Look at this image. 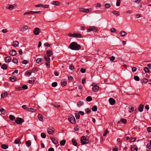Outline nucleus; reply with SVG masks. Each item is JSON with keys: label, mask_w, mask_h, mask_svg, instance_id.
Listing matches in <instances>:
<instances>
[{"label": "nucleus", "mask_w": 151, "mask_h": 151, "mask_svg": "<svg viewBox=\"0 0 151 151\" xmlns=\"http://www.w3.org/2000/svg\"><path fill=\"white\" fill-rule=\"evenodd\" d=\"M98 31V29L94 26H89V29L87 30V32H89L90 31H93V32H96Z\"/></svg>", "instance_id": "3"}, {"label": "nucleus", "mask_w": 151, "mask_h": 151, "mask_svg": "<svg viewBox=\"0 0 151 151\" xmlns=\"http://www.w3.org/2000/svg\"><path fill=\"white\" fill-rule=\"evenodd\" d=\"M75 116L76 119H78L80 118V115L78 114L75 113Z\"/></svg>", "instance_id": "54"}, {"label": "nucleus", "mask_w": 151, "mask_h": 151, "mask_svg": "<svg viewBox=\"0 0 151 151\" xmlns=\"http://www.w3.org/2000/svg\"><path fill=\"white\" fill-rule=\"evenodd\" d=\"M69 47L70 49L74 50H78L81 48V46L75 42H72L70 44Z\"/></svg>", "instance_id": "1"}, {"label": "nucleus", "mask_w": 151, "mask_h": 151, "mask_svg": "<svg viewBox=\"0 0 151 151\" xmlns=\"http://www.w3.org/2000/svg\"><path fill=\"white\" fill-rule=\"evenodd\" d=\"M0 112L3 114H5L6 112L5 110L3 108L0 107Z\"/></svg>", "instance_id": "26"}, {"label": "nucleus", "mask_w": 151, "mask_h": 151, "mask_svg": "<svg viewBox=\"0 0 151 151\" xmlns=\"http://www.w3.org/2000/svg\"><path fill=\"white\" fill-rule=\"evenodd\" d=\"M54 130L53 128H49L47 129V132L49 134H52L54 132Z\"/></svg>", "instance_id": "10"}, {"label": "nucleus", "mask_w": 151, "mask_h": 151, "mask_svg": "<svg viewBox=\"0 0 151 151\" xmlns=\"http://www.w3.org/2000/svg\"><path fill=\"white\" fill-rule=\"evenodd\" d=\"M19 44L18 42L16 41L13 42L12 45L14 47H17L19 45Z\"/></svg>", "instance_id": "17"}, {"label": "nucleus", "mask_w": 151, "mask_h": 151, "mask_svg": "<svg viewBox=\"0 0 151 151\" xmlns=\"http://www.w3.org/2000/svg\"><path fill=\"white\" fill-rule=\"evenodd\" d=\"M7 66L6 64H3L1 66V68L3 70H6L7 68Z\"/></svg>", "instance_id": "39"}, {"label": "nucleus", "mask_w": 151, "mask_h": 151, "mask_svg": "<svg viewBox=\"0 0 151 151\" xmlns=\"http://www.w3.org/2000/svg\"><path fill=\"white\" fill-rule=\"evenodd\" d=\"M144 106L142 104H140L138 110L140 112H142L143 111Z\"/></svg>", "instance_id": "20"}, {"label": "nucleus", "mask_w": 151, "mask_h": 151, "mask_svg": "<svg viewBox=\"0 0 151 151\" xmlns=\"http://www.w3.org/2000/svg\"><path fill=\"white\" fill-rule=\"evenodd\" d=\"M45 60L46 61V62H50V59L49 58V57L46 56L45 57Z\"/></svg>", "instance_id": "37"}, {"label": "nucleus", "mask_w": 151, "mask_h": 151, "mask_svg": "<svg viewBox=\"0 0 151 151\" xmlns=\"http://www.w3.org/2000/svg\"><path fill=\"white\" fill-rule=\"evenodd\" d=\"M148 81L147 79L146 78H143L141 81L142 83H145Z\"/></svg>", "instance_id": "41"}, {"label": "nucleus", "mask_w": 151, "mask_h": 151, "mask_svg": "<svg viewBox=\"0 0 151 151\" xmlns=\"http://www.w3.org/2000/svg\"><path fill=\"white\" fill-rule=\"evenodd\" d=\"M68 120L72 124H75L76 122V120L74 117L72 115H70L68 117Z\"/></svg>", "instance_id": "4"}, {"label": "nucleus", "mask_w": 151, "mask_h": 151, "mask_svg": "<svg viewBox=\"0 0 151 151\" xmlns=\"http://www.w3.org/2000/svg\"><path fill=\"white\" fill-rule=\"evenodd\" d=\"M51 139L52 141V142L54 143V144H57L58 143V140L56 139L55 138H51Z\"/></svg>", "instance_id": "30"}, {"label": "nucleus", "mask_w": 151, "mask_h": 151, "mask_svg": "<svg viewBox=\"0 0 151 151\" xmlns=\"http://www.w3.org/2000/svg\"><path fill=\"white\" fill-rule=\"evenodd\" d=\"M4 60L6 63L9 62V56L6 57Z\"/></svg>", "instance_id": "42"}, {"label": "nucleus", "mask_w": 151, "mask_h": 151, "mask_svg": "<svg viewBox=\"0 0 151 151\" xmlns=\"http://www.w3.org/2000/svg\"><path fill=\"white\" fill-rule=\"evenodd\" d=\"M27 110H28L29 111L32 112H35L36 110L35 109H34L32 108H28L27 109Z\"/></svg>", "instance_id": "28"}, {"label": "nucleus", "mask_w": 151, "mask_h": 151, "mask_svg": "<svg viewBox=\"0 0 151 151\" xmlns=\"http://www.w3.org/2000/svg\"><path fill=\"white\" fill-rule=\"evenodd\" d=\"M43 59L42 58H38L36 60V62L38 64H40Z\"/></svg>", "instance_id": "31"}, {"label": "nucleus", "mask_w": 151, "mask_h": 151, "mask_svg": "<svg viewBox=\"0 0 151 151\" xmlns=\"http://www.w3.org/2000/svg\"><path fill=\"white\" fill-rule=\"evenodd\" d=\"M131 151H137L138 150L137 146L135 145H131Z\"/></svg>", "instance_id": "9"}, {"label": "nucleus", "mask_w": 151, "mask_h": 151, "mask_svg": "<svg viewBox=\"0 0 151 151\" xmlns=\"http://www.w3.org/2000/svg\"><path fill=\"white\" fill-rule=\"evenodd\" d=\"M86 69L83 68H81L80 70L81 72L82 73H84L86 71Z\"/></svg>", "instance_id": "55"}, {"label": "nucleus", "mask_w": 151, "mask_h": 151, "mask_svg": "<svg viewBox=\"0 0 151 151\" xmlns=\"http://www.w3.org/2000/svg\"><path fill=\"white\" fill-rule=\"evenodd\" d=\"M1 147L4 149H6L8 147V145H2L1 146Z\"/></svg>", "instance_id": "33"}, {"label": "nucleus", "mask_w": 151, "mask_h": 151, "mask_svg": "<svg viewBox=\"0 0 151 151\" xmlns=\"http://www.w3.org/2000/svg\"><path fill=\"white\" fill-rule=\"evenodd\" d=\"M92 86L93 87L92 88V90L94 92H96L98 91L99 89V87L96 85H95L94 83H92Z\"/></svg>", "instance_id": "5"}, {"label": "nucleus", "mask_w": 151, "mask_h": 151, "mask_svg": "<svg viewBox=\"0 0 151 151\" xmlns=\"http://www.w3.org/2000/svg\"><path fill=\"white\" fill-rule=\"evenodd\" d=\"M17 4H14L12 5H10V10H12L13 9L16 8L17 7Z\"/></svg>", "instance_id": "25"}, {"label": "nucleus", "mask_w": 151, "mask_h": 151, "mask_svg": "<svg viewBox=\"0 0 151 151\" xmlns=\"http://www.w3.org/2000/svg\"><path fill=\"white\" fill-rule=\"evenodd\" d=\"M20 139L19 138L16 139L15 141V143L16 144H18L19 143H21V142L20 141Z\"/></svg>", "instance_id": "34"}, {"label": "nucleus", "mask_w": 151, "mask_h": 151, "mask_svg": "<svg viewBox=\"0 0 151 151\" xmlns=\"http://www.w3.org/2000/svg\"><path fill=\"white\" fill-rule=\"evenodd\" d=\"M12 61L15 64H17L18 63V60L17 58H16L13 59Z\"/></svg>", "instance_id": "48"}, {"label": "nucleus", "mask_w": 151, "mask_h": 151, "mask_svg": "<svg viewBox=\"0 0 151 151\" xmlns=\"http://www.w3.org/2000/svg\"><path fill=\"white\" fill-rule=\"evenodd\" d=\"M32 13H33V12H32V11H29V12H26L24 13V15H28L29 14H32Z\"/></svg>", "instance_id": "50"}, {"label": "nucleus", "mask_w": 151, "mask_h": 151, "mask_svg": "<svg viewBox=\"0 0 151 151\" xmlns=\"http://www.w3.org/2000/svg\"><path fill=\"white\" fill-rule=\"evenodd\" d=\"M79 11L81 12L85 13H88L89 12V10L88 9H86L84 8H81L79 9Z\"/></svg>", "instance_id": "8"}, {"label": "nucleus", "mask_w": 151, "mask_h": 151, "mask_svg": "<svg viewBox=\"0 0 151 151\" xmlns=\"http://www.w3.org/2000/svg\"><path fill=\"white\" fill-rule=\"evenodd\" d=\"M120 34L121 35V36L122 37L125 36L127 35V33L125 31H121L120 32Z\"/></svg>", "instance_id": "18"}, {"label": "nucleus", "mask_w": 151, "mask_h": 151, "mask_svg": "<svg viewBox=\"0 0 151 151\" xmlns=\"http://www.w3.org/2000/svg\"><path fill=\"white\" fill-rule=\"evenodd\" d=\"M28 29V27L27 26H25L22 27L20 29V31L22 32L25 31Z\"/></svg>", "instance_id": "15"}, {"label": "nucleus", "mask_w": 151, "mask_h": 151, "mask_svg": "<svg viewBox=\"0 0 151 151\" xmlns=\"http://www.w3.org/2000/svg\"><path fill=\"white\" fill-rule=\"evenodd\" d=\"M41 137L42 138H45L46 137V135L45 133H42L41 134Z\"/></svg>", "instance_id": "46"}, {"label": "nucleus", "mask_w": 151, "mask_h": 151, "mask_svg": "<svg viewBox=\"0 0 151 151\" xmlns=\"http://www.w3.org/2000/svg\"><path fill=\"white\" fill-rule=\"evenodd\" d=\"M136 138L135 137H132L130 139L129 142H134L136 140Z\"/></svg>", "instance_id": "47"}, {"label": "nucleus", "mask_w": 151, "mask_h": 151, "mask_svg": "<svg viewBox=\"0 0 151 151\" xmlns=\"http://www.w3.org/2000/svg\"><path fill=\"white\" fill-rule=\"evenodd\" d=\"M16 81V78L15 76H12L10 77V81L14 82Z\"/></svg>", "instance_id": "16"}, {"label": "nucleus", "mask_w": 151, "mask_h": 151, "mask_svg": "<svg viewBox=\"0 0 151 151\" xmlns=\"http://www.w3.org/2000/svg\"><path fill=\"white\" fill-rule=\"evenodd\" d=\"M144 70L145 73H148L150 71L148 68L147 67H145L144 68Z\"/></svg>", "instance_id": "38"}, {"label": "nucleus", "mask_w": 151, "mask_h": 151, "mask_svg": "<svg viewBox=\"0 0 151 151\" xmlns=\"http://www.w3.org/2000/svg\"><path fill=\"white\" fill-rule=\"evenodd\" d=\"M27 85H25L22 86V88L24 89H26L27 88Z\"/></svg>", "instance_id": "64"}, {"label": "nucleus", "mask_w": 151, "mask_h": 151, "mask_svg": "<svg viewBox=\"0 0 151 151\" xmlns=\"http://www.w3.org/2000/svg\"><path fill=\"white\" fill-rule=\"evenodd\" d=\"M105 6L106 8H109L110 6V5L109 4H106L105 5Z\"/></svg>", "instance_id": "57"}, {"label": "nucleus", "mask_w": 151, "mask_h": 151, "mask_svg": "<svg viewBox=\"0 0 151 151\" xmlns=\"http://www.w3.org/2000/svg\"><path fill=\"white\" fill-rule=\"evenodd\" d=\"M72 142H73V144L75 146H76L77 145V142L76 141L75 139H72Z\"/></svg>", "instance_id": "43"}, {"label": "nucleus", "mask_w": 151, "mask_h": 151, "mask_svg": "<svg viewBox=\"0 0 151 151\" xmlns=\"http://www.w3.org/2000/svg\"><path fill=\"white\" fill-rule=\"evenodd\" d=\"M120 1L117 0L116 1V5L117 6H119L120 5Z\"/></svg>", "instance_id": "56"}, {"label": "nucleus", "mask_w": 151, "mask_h": 151, "mask_svg": "<svg viewBox=\"0 0 151 151\" xmlns=\"http://www.w3.org/2000/svg\"><path fill=\"white\" fill-rule=\"evenodd\" d=\"M83 102L82 101H79V102H78V103H77V106H78V107H80L81 106L83 105Z\"/></svg>", "instance_id": "40"}, {"label": "nucleus", "mask_w": 151, "mask_h": 151, "mask_svg": "<svg viewBox=\"0 0 151 151\" xmlns=\"http://www.w3.org/2000/svg\"><path fill=\"white\" fill-rule=\"evenodd\" d=\"M86 100L87 101L89 102L92 100V98L90 96H88L86 98Z\"/></svg>", "instance_id": "35"}, {"label": "nucleus", "mask_w": 151, "mask_h": 151, "mask_svg": "<svg viewBox=\"0 0 151 151\" xmlns=\"http://www.w3.org/2000/svg\"><path fill=\"white\" fill-rule=\"evenodd\" d=\"M16 52L15 50H12L11 51H10V55L14 56L16 55Z\"/></svg>", "instance_id": "12"}, {"label": "nucleus", "mask_w": 151, "mask_h": 151, "mask_svg": "<svg viewBox=\"0 0 151 151\" xmlns=\"http://www.w3.org/2000/svg\"><path fill=\"white\" fill-rule=\"evenodd\" d=\"M67 82L65 80H62L61 82V85L62 86H65Z\"/></svg>", "instance_id": "22"}, {"label": "nucleus", "mask_w": 151, "mask_h": 151, "mask_svg": "<svg viewBox=\"0 0 151 151\" xmlns=\"http://www.w3.org/2000/svg\"><path fill=\"white\" fill-rule=\"evenodd\" d=\"M26 145L27 147H29L31 145V142L30 140H28L26 142Z\"/></svg>", "instance_id": "29"}, {"label": "nucleus", "mask_w": 151, "mask_h": 151, "mask_svg": "<svg viewBox=\"0 0 151 151\" xmlns=\"http://www.w3.org/2000/svg\"><path fill=\"white\" fill-rule=\"evenodd\" d=\"M118 149V148L116 147H113L112 150L113 151H117Z\"/></svg>", "instance_id": "60"}, {"label": "nucleus", "mask_w": 151, "mask_h": 151, "mask_svg": "<svg viewBox=\"0 0 151 151\" xmlns=\"http://www.w3.org/2000/svg\"><path fill=\"white\" fill-rule=\"evenodd\" d=\"M24 120L22 119L19 117H17L16 120H15L16 123L19 124H21L22 122H23Z\"/></svg>", "instance_id": "6"}, {"label": "nucleus", "mask_w": 151, "mask_h": 151, "mask_svg": "<svg viewBox=\"0 0 151 151\" xmlns=\"http://www.w3.org/2000/svg\"><path fill=\"white\" fill-rule=\"evenodd\" d=\"M38 117L39 119L41 121H42L43 120V117L42 115L39 114L38 115Z\"/></svg>", "instance_id": "27"}, {"label": "nucleus", "mask_w": 151, "mask_h": 151, "mask_svg": "<svg viewBox=\"0 0 151 151\" xmlns=\"http://www.w3.org/2000/svg\"><path fill=\"white\" fill-rule=\"evenodd\" d=\"M40 32V29L39 28H36L33 30V33L35 35H38Z\"/></svg>", "instance_id": "7"}, {"label": "nucleus", "mask_w": 151, "mask_h": 151, "mask_svg": "<svg viewBox=\"0 0 151 151\" xmlns=\"http://www.w3.org/2000/svg\"><path fill=\"white\" fill-rule=\"evenodd\" d=\"M141 14H136L135 16V17L136 18H138L140 17H141Z\"/></svg>", "instance_id": "61"}, {"label": "nucleus", "mask_w": 151, "mask_h": 151, "mask_svg": "<svg viewBox=\"0 0 151 151\" xmlns=\"http://www.w3.org/2000/svg\"><path fill=\"white\" fill-rule=\"evenodd\" d=\"M134 79L136 81H138L139 80V77L137 76H134Z\"/></svg>", "instance_id": "49"}, {"label": "nucleus", "mask_w": 151, "mask_h": 151, "mask_svg": "<svg viewBox=\"0 0 151 151\" xmlns=\"http://www.w3.org/2000/svg\"><path fill=\"white\" fill-rule=\"evenodd\" d=\"M112 13L116 16H119L120 15V12L118 11H114L112 12Z\"/></svg>", "instance_id": "13"}, {"label": "nucleus", "mask_w": 151, "mask_h": 151, "mask_svg": "<svg viewBox=\"0 0 151 151\" xmlns=\"http://www.w3.org/2000/svg\"><path fill=\"white\" fill-rule=\"evenodd\" d=\"M109 101L110 104L111 105H114L115 103V101L114 99L112 98H110L109 99Z\"/></svg>", "instance_id": "11"}, {"label": "nucleus", "mask_w": 151, "mask_h": 151, "mask_svg": "<svg viewBox=\"0 0 151 151\" xmlns=\"http://www.w3.org/2000/svg\"><path fill=\"white\" fill-rule=\"evenodd\" d=\"M147 147L149 149L151 148V140L150 141V144H148L147 145Z\"/></svg>", "instance_id": "45"}, {"label": "nucleus", "mask_w": 151, "mask_h": 151, "mask_svg": "<svg viewBox=\"0 0 151 151\" xmlns=\"http://www.w3.org/2000/svg\"><path fill=\"white\" fill-rule=\"evenodd\" d=\"M69 68L70 70H73L74 69V67L72 65H70L69 66Z\"/></svg>", "instance_id": "52"}, {"label": "nucleus", "mask_w": 151, "mask_h": 151, "mask_svg": "<svg viewBox=\"0 0 151 151\" xmlns=\"http://www.w3.org/2000/svg\"><path fill=\"white\" fill-rule=\"evenodd\" d=\"M52 4L54 5L58 6L60 5V3L58 1H54L52 2Z\"/></svg>", "instance_id": "23"}, {"label": "nucleus", "mask_w": 151, "mask_h": 151, "mask_svg": "<svg viewBox=\"0 0 151 151\" xmlns=\"http://www.w3.org/2000/svg\"><path fill=\"white\" fill-rule=\"evenodd\" d=\"M109 58L110 59V60L111 61L114 60L115 58L114 57V56H112L111 57H109Z\"/></svg>", "instance_id": "58"}, {"label": "nucleus", "mask_w": 151, "mask_h": 151, "mask_svg": "<svg viewBox=\"0 0 151 151\" xmlns=\"http://www.w3.org/2000/svg\"><path fill=\"white\" fill-rule=\"evenodd\" d=\"M7 93L6 92H4L1 95V97L2 98H5L7 96Z\"/></svg>", "instance_id": "21"}, {"label": "nucleus", "mask_w": 151, "mask_h": 151, "mask_svg": "<svg viewBox=\"0 0 151 151\" xmlns=\"http://www.w3.org/2000/svg\"><path fill=\"white\" fill-rule=\"evenodd\" d=\"M47 56L50 57L53 54V52L51 50H49L47 51Z\"/></svg>", "instance_id": "24"}, {"label": "nucleus", "mask_w": 151, "mask_h": 151, "mask_svg": "<svg viewBox=\"0 0 151 151\" xmlns=\"http://www.w3.org/2000/svg\"><path fill=\"white\" fill-rule=\"evenodd\" d=\"M85 111L87 114H89L91 112V110L89 109H86Z\"/></svg>", "instance_id": "62"}, {"label": "nucleus", "mask_w": 151, "mask_h": 151, "mask_svg": "<svg viewBox=\"0 0 151 151\" xmlns=\"http://www.w3.org/2000/svg\"><path fill=\"white\" fill-rule=\"evenodd\" d=\"M66 142V140L65 139H63L60 141V144L61 146H63Z\"/></svg>", "instance_id": "32"}, {"label": "nucleus", "mask_w": 151, "mask_h": 151, "mask_svg": "<svg viewBox=\"0 0 151 151\" xmlns=\"http://www.w3.org/2000/svg\"><path fill=\"white\" fill-rule=\"evenodd\" d=\"M127 121L126 119L124 118H122L121 119L120 121L118 122V123H120L121 122L123 123L124 124H126L127 122Z\"/></svg>", "instance_id": "19"}, {"label": "nucleus", "mask_w": 151, "mask_h": 151, "mask_svg": "<svg viewBox=\"0 0 151 151\" xmlns=\"http://www.w3.org/2000/svg\"><path fill=\"white\" fill-rule=\"evenodd\" d=\"M49 7V5H43L42 6V8H48Z\"/></svg>", "instance_id": "59"}, {"label": "nucleus", "mask_w": 151, "mask_h": 151, "mask_svg": "<svg viewBox=\"0 0 151 151\" xmlns=\"http://www.w3.org/2000/svg\"><path fill=\"white\" fill-rule=\"evenodd\" d=\"M108 131L107 129H106L104 132L103 136H105L106 135V134L108 132Z\"/></svg>", "instance_id": "51"}, {"label": "nucleus", "mask_w": 151, "mask_h": 151, "mask_svg": "<svg viewBox=\"0 0 151 151\" xmlns=\"http://www.w3.org/2000/svg\"><path fill=\"white\" fill-rule=\"evenodd\" d=\"M57 83L56 82H54L52 83V86L53 87H55L57 86Z\"/></svg>", "instance_id": "53"}, {"label": "nucleus", "mask_w": 151, "mask_h": 151, "mask_svg": "<svg viewBox=\"0 0 151 151\" xmlns=\"http://www.w3.org/2000/svg\"><path fill=\"white\" fill-rule=\"evenodd\" d=\"M44 46L45 47H49L50 46V45L48 42H46L44 44Z\"/></svg>", "instance_id": "63"}, {"label": "nucleus", "mask_w": 151, "mask_h": 151, "mask_svg": "<svg viewBox=\"0 0 151 151\" xmlns=\"http://www.w3.org/2000/svg\"><path fill=\"white\" fill-rule=\"evenodd\" d=\"M81 141L82 145L86 144L88 143V139L85 136H82L81 138Z\"/></svg>", "instance_id": "2"}, {"label": "nucleus", "mask_w": 151, "mask_h": 151, "mask_svg": "<svg viewBox=\"0 0 151 151\" xmlns=\"http://www.w3.org/2000/svg\"><path fill=\"white\" fill-rule=\"evenodd\" d=\"M74 36L78 38H81L82 37V35L80 34L74 33Z\"/></svg>", "instance_id": "14"}, {"label": "nucleus", "mask_w": 151, "mask_h": 151, "mask_svg": "<svg viewBox=\"0 0 151 151\" xmlns=\"http://www.w3.org/2000/svg\"><path fill=\"white\" fill-rule=\"evenodd\" d=\"M15 117L12 115H10V120L13 121L15 119Z\"/></svg>", "instance_id": "44"}, {"label": "nucleus", "mask_w": 151, "mask_h": 151, "mask_svg": "<svg viewBox=\"0 0 151 151\" xmlns=\"http://www.w3.org/2000/svg\"><path fill=\"white\" fill-rule=\"evenodd\" d=\"M97 106H96L95 105V106H93L92 107V110L93 111H97Z\"/></svg>", "instance_id": "36"}]
</instances>
